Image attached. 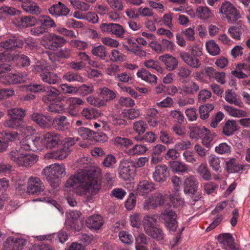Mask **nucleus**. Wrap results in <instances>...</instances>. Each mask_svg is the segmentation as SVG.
I'll list each match as a JSON object with an SVG mask.
<instances>
[{
	"mask_svg": "<svg viewBox=\"0 0 250 250\" xmlns=\"http://www.w3.org/2000/svg\"><path fill=\"white\" fill-rule=\"evenodd\" d=\"M22 148L26 151H37L45 147L44 137H35L34 139H26L21 142Z\"/></svg>",
	"mask_w": 250,
	"mask_h": 250,
	"instance_id": "nucleus-10",
	"label": "nucleus"
},
{
	"mask_svg": "<svg viewBox=\"0 0 250 250\" xmlns=\"http://www.w3.org/2000/svg\"><path fill=\"white\" fill-rule=\"evenodd\" d=\"M147 127V124L143 120L136 121L133 125L134 130L140 136L145 133Z\"/></svg>",
	"mask_w": 250,
	"mask_h": 250,
	"instance_id": "nucleus-56",
	"label": "nucleus"
},
{
	"mask_svg": "<svg viewBox=\"0 0 250 250\" xmlns=\"http://www.w3.org/2000/svg\"><path fill=\"white\" fill-rule=\"evenodd\" d=\"M114 145L116 147L122 150L125 149L133 145L131 140L120 136L116 137L113 140Z\"/></svg>",
	"mask_w": 250,
	"mask_h": 250,
	"instance_id": "nucleus-35",
	"label": "nucleus"
},
{
	"mask_svg": "<svg viewBox=\"0 0 250 250\" xmlns=\"http://www.w3.org/2000/svg\"><path fill=\"white\" fill-rule=\"evenodd\" d=\"M225 99L230 104H234L239 107H242L243 105L242 102L240 100L237 99L230 90H227L225 92Z\"/></svg>",
	"mask_w": 250,
	"mask_h": 250,
	"instance_id": "nucleus-43",
	"label": "nucleus"
},
{
	"mask_svg": "<svg viewBox=\"0 0 250 250\" xmlns=\"http://www.w3.org/2000/svg\"><path fill=\"white\" fill-rule=\"evenodd\" d=\"M102 176L98 170L81 169L66 182L67 188H75L76 193L82 196L95 195L101 188Z\"/></svg>",
	"mask_w": 250,
	"mask_h": 250,
	"instance_id": "nucleus-1",
	"label": "nucleus"
},
{
	"mask_svg": "<svg viewBox=\"0 0 250 250\" xmlns=\"http://www.w3.org/2000/svg\"><path fill=\"white\" fill-rule=\"evenodd\" d=\"M31 118L41 127H46L48 125L49 121L48 118L42 114L34 113L31 115Z\"/></svg>",
	"mask_w": 250,
	"mask_h": 250,
	"instance_id": "nucleus-38",
	"label": "nucleus"
},
{
	"mask_svg": "<svg viewBox=\"0 0 250 250\" xmlns=\"http://www.w3.org/2000/svg\"><path fill=\"white\" fill-rule=\"evenodd\" d=\"M91 52L94 56L99 57L101 60H104L106 56V51L103 45H99L93 47Z\"/></svg>",
	"mask_w": 250,
	"mask_h": 250,
	"instance_id": "nucleus-58",
	"label": "nucleus"
},
{
	"mask_svg": "<svg viewBox=\"0 0 250 250\" xmlns=\"http://www.w3.org/2000/svg\"><path fill=\"white\" fill-rule=\"evenodd\" d=\"M208 129L205 126H194L190 128L189 136L192 139L201 138Z\"/></svg>",
	"mask_w": 250,
	"mask_h": 250,
	"instance_id": "nucleus-39",
	"label": "nucleus"
},
{
	"mask_svg": "<svg viewBox=\"0 0 250 250\" xmlns=\"http://www.w3.org/2000/svg\"><path fill=\"white\" fill-rule=\"evenodd\" d=\"M83 117L86 119H92L97 117V111L93 108H84L81 112Z\"/></svg>",
	"mask_w": 250,
	"mask_h": 250,
	"instance_id": "nucleus-63",
	"label": "nucleus"
},
{
	"mask_svg": "<svg viewBox=\"0 0 250 250\" xmlns=\"http://www.w3.org/2000/svg\"><path fill=\"white\" fill-rule=\"evenodd\" d=\"M169 165L172 170L176 173H184L188 171V166L184 163L177 161H171Z\"/></svg>",
	"mask_w": 250,
	"mask_h": 250,
	"instance_id": "nucleus-37",
	"label": "nucleus"
},
{
	"mask_svg": "<svg viewBox=\"0 0 250 250\" xmlns=\"http://www.w3.org/2000/svg\"><path fill=\"white\" fill-rule=\"evenodd\" d=\"M224 109L231 116L240 118L246 116V112L243 110L235 108L231 106L225 105Z\"/></svg>",
	"mask_w": 250,
	"mask_h": 250,
	"instance_id": "nucleus-44",
	"label": "nucleus"
},
{
	"mask_svg": "<svg viewBox=\"0 0 250 250\" xmlns=\"http://www.w3.org/2000/svg\"><path fill=\"white\" fill-rule=\"evenodd\" d=\"M209 166L216 172L221 171L220 160L214 155H210L208 158Z\"/></svg>",
	"mask_w": 250,
	"mask_h": 250,
	"instance_id": "nucleus-53",
	"label": "nucleus"
},
{
	"mask_svg": "<svg viewBox=\"0 0 250 250\" xmlns=\"http://www.w3.org/2000/svg\"><path fill=\"white\" fill-rule=\"evenodd\" d=\"M121 116L124 118L132 120L140 116V111L139 109L135 108H129L124 109L121 113Z\"/></svg>",
	"mask_w": 250,
	"mask_h": 250,
	"instance_id": "nucleus-47",
	"label": "nucleus"
},
{
	"mask_svg": "<svg viewBox=\"0 0 250 250\" xmlns=\"http://www.w3.org/2000/svg\"><path fill=\"white\" fill-rule=\"evenodd\" d=\"M137 76L149 83L156 84L157 83V77L155 75L151 74L146 69H140L137 73Z\"/></svg>",
	"mask_w": 250,
	"mask_h": 250,
	"instance_id": "nucleus-31",
	"label": "nucleus"
},
{
	"mask_svg": "<svg viewBox=\"0 0 250 250\" xmlns=\"http://www.w3.org/2000/svg\"><path fill=\"white\" fill-rule=\"evenodd\" d=\"M155 188V185L153 182L149 180H144L140 181L138 184L136 194L140 196H146Z\"/></svg>",
	"mask_w": 250,
	"mask_h": 250,
	"instance_id": "nucleus-17",
	"label": "nucleus"
},
{
	"mask_svg": "<svg viewBox=\"0 0 250 250\" xmlns=\"http://www.w3.org/2000/svg\"><path fill=\"white\" fill-rule=\"evenodd\" d=\"M215 151L219 154L228 156L231 153V147L226 143H222L215 147Z\"/></svg>",
	"mask_w": 250,
	"mask_h": 250,
	"instance_id": "nucleus-50",
	"label": "nucleus"
},
{
	"mask_svg": "<svg viewBox=\"0 0 250 250\" xmlns=\"http://www.w3.org/2000/svg\"><path fill=\"white\" fill-rule=\"evenodd\" d=\"M159 60L164 62L166 68L168 71H173L178 67V60L171 55L167 54L161 56L159 57Z\"/></svg>",
	"mask_w": 250,
	"mask_h": 250,
	"instance_id": "nucleus-25",
	"label": "nucleus"
},
{
	"mask_svg": "<svg viewBox=\"0 0 250 250\" xmlns=\"http://www.w3.org/2000/svg\"><path fill=\"white\" fill-rule=\"evenodd\" d=\"M169 176L167 167L165 165H158L155 167L153 173L152 178L156 182L163 183Z\"/></svg>",
	"mask_w": 250,
	"mask_h": 250,
	"instance_id": "nucleus-15",
	"label": "nucleus"
},
{
	"mask_svg": "<svg viewBox=\"0 0 250 250\" xmlns=\"http://www.w3.org/2000/svg\"><path fill=\"white\" fill-rule=\"evenodd\" d=\"M48 104L46 109L51 112L62 113L66 110L65 105L61 101V98Z\"/></svg>",
	"mask_w": 250,
	"mask_h": 250,
	"instance_id": "nucleus-30",
	"label": "nucleus"
},
{
	"mask_svg": "<svg viewBox=\"0 0 250 250\" xmlns=\"http://www.w3.org/2000/svg\"><path fill=\"white\" fill-rule=\"evenodd\" d=\"M62 79L63 81L69 83H83L85 80L80 73L72 71H67L64 73Z\"/></svg>",
	"mask_w": 250,
	"mask_h": 250,
	"instance_id": "nucleus-32",
	"label": "nucleus"
},
{
	"mask_svg": "<svg viewBox=\"0 0 250 250\" xmlns=\"http://www.w3.org/2000/svg\"><path fill=\"white\" fill-rule=\"evenodd\" d=\"M94 91V86L92 84L88 85L83 84L78 87V93L82 96H86L92 94Z\"/></svg>",
	"mask_w": 250,
	"mask_h": 250,
	"instance_id": "nucleus-55",
	"label": "nucleus"
},
{
	"mask_svg": "<svg viewBox=\"0 0 250 250\" xmlns=\"http://www.w3.org/2000/svg\"><path fill=\"white\" fill-rule=\"evenodd\" d=\"M148 238L143 233H139L135 237V249L136 250H148L145 245L148 243Z\"/></svg>",
	"mask_w": 250,
	"mask_h": 250,
	"instance_id": "nucleus-36",
	"label": "nucleus"
},
{
	"mask_svg": "<svg viewBox=\"0 0 250 250\" xmlns=\"http://www.w3.org/2000/svg\"><path fill=\"white\" fill-rule=\"evenodd\" d=\"M87 227L94 230L99 229L104 224L103 217L99 215H93L89 217L86 220Z\"/></svg>",
	"mask_w": 250,
	"mask_h": 250,
	"instance_id": "nucleus-27",
	"label": "nucleus"
},
{
	"mask_svg": "<svg viewBox=\"0 0 250 250\" xmlns=\"http://www.w3.org/2000/svg\"><path fill=\"white\" fill-rule=\"evenodd\" d=\"M206 46L208 52L212 56L217 55L220 53V49L214 41L207 42Z\"/></svg>",
	"mask_w": 250,
	"mask_h": 250,
	"instance_id": "nucleus-51",
	"label": "nucleus"
},
{
	"mask_svg": "<svg viewBox=\"0 0 250 250\" xmlns=\"http://www.w3.org/2000/svg\"><path fill=\"white\" fill-rule=\"evenodd\" d=\"M11 83L17 84L24 82L28 79V76L25 73L18 74L11 73Z\"/></svg>",
	"mask_w": 250,
	"mask_h": 250,
	"instance_id": "nucleus-57",
	"label": "nucleus"
},
{
	"mask_svg": "<svg viewBox=\"0 0 250 250\" xmlns=\"http://www.w3.org/2000/svg\"><path fill=\"white\" fill-rule=\"evenodd\" d=\"M100 95L106 101L112 100L116 96L114 91L110 90L107 87H104L101 89Z\"/></svg>",
	"mask_w": 250,
	"mask_h": 250,
	"instance_id": "nucleus-61",
	"label": "nucleus"
},
{
	"mask_svg": "<svg viewBox=\"0 0 250 250\" xmlns=\"http://www.w3.org/2000/svg\"><path fill=\"white\" fill-rule=\"evenodd\" d=\"M45 147L52 149L63 142V137L54 132H49L43 135Z\"/></svg>",
	"mask_w": 250,
	"mask_h": 250,
	"instance_id": "nucleus-13",
	"label": "nucleus"
},
{
	"mask_svg": "<svg viewBox=\"0 0 250 250\" xmlns=\"http://www.w3.org/2000/svg\"><path fill=\"white\" fill-rule=\"evenodd\" d=\"M100 27L103 33L110 34L120 39L125 38V30L120 24L111 22L103 23L100 24Z\"/></svg>",
	"mask_w": 250,
	"mask_h": 250,
	"instance_id": "nucleus-8",
	"label": "nucleus"
},
{
	"mask_svg": "<svg viewBox=\"0 0 250 250\" xmlns=\"http://www.w3.org/2000/svg\"><path fill=\"white\" fill-rule=\"evenodd\" d=\"M69 152L70 150L68 148L62 146L61 148L58 149L57 150L46 153L45 157L48 159L62 160L66 157Z\"/></svg>",
	"mask_w": 250,
	"mask_h": 250,
	"instance_id": "nucleus-28",
	"label": "nucleus"
},
{
	"mask_svg": "<svg viewBox=\"0 0 250 250\" xmlns=\"http://www.w3.org/2000/svg\"><path fill=\"white\" fill-rule=\"evenodd\" d=\"M180 90L179 93L183 95H191L199 90V86L195 82L191 81L183 85Z\"/></svg>",
	"mask_w": 250,
	"mask_h": 250,
	"instance_id": "nucleus-34",
	"label": "nucleus"
},
{
	"mask_svg": "<svg viewBox=\"0 0 250 250\" xmlns=\"http://www.w3.org/2000/svg\"><path fill=\"white\" fill-rule=\"evenodd\" d=\"M83 104L84 102L80 98L72 97L68 98L66 100L67 112L72 116H77L79 107Z\"/></svg>",
	"mask_w": 250,
	"mask_h": 250,
	"instance_id": "nucleus-14",
	"label": "nucleus"
},
{
	"mask_svg": "<svg viewBox=\"0 0 250 250\" xmlns=\"http://www.w3.org/2000/svg\"><path fill=\"white\" fill-rule=\"evenodd\" d=\"M78 133L83 139L93 141L94 132L88 128L80 127L78 129Z\"/></svg>",
	"mask_w": 250,
	"mask_h": 250,
	"instance_id": "nucleus-48",
	"label": "nucleus"
},
{
	"mask_svg": "<svg viewBox=\"0 0 250 250\" xmlns=\"http://www.w3.org/2000/svg\"><path fill=\"white\" fill-rule=\"evenodd\" d=\"M26 111L21 108H11L8 110V115L10 118L5 120L3 123L6 127L17 129L19 127L25 115Z\"/></svg>",
	"mask_w": 250,
	"mask_h": 250,
	"instance_id": "nucleus-6",
	"label": "nucleus"
},
{
	"mask_svg": "<svg viewBox=\"0 0 250 250\" xmlns=\"http://www.w3.org/2000/svg\"><path fill=\"white\" fill-rule=\"evenodd\" d=\"M214 105L211 104L202 105L199 107L200 117L203 120H206L209 117V113L214 109Z\"/></svg>",
	"mask_w": 250,
	"mask_h": 250,
	"instance_id": "nucleus-41",
	"label": "nucleus"
},
{
	"mask_svg": "<svg viewBox=\"0 0 250 250\" xmlns=\"http://www.w3.org/2000/svg\"><path fill=\"white\" fill-rule=\"evenodd\" d=\"M36 73H39L42 80L49 84H55L59 83L61 79L57 74L51 72L48 67L43 65H37L32 68Z\"/></svg>",
	"mask_w": 250,
	"mask_h": 250,
	"instance_id": "nucleus-7",
	"label": "nucleus"
},
{
	"mask_svg": "<svg viewBox=\"0 0 250 250\" xmlns=\"http://www.w3.org/2000/svg\"><path fill=\"white\" fill-rule=\"evenodd\" d=\"M23 10L29 13L39 15L41 12V9L35 2L30 1L28 4L22 6Z\"/></svg>",
	"mask_w": 250,
	"mask_h": 250,
	"instance_id": "nucleus-46",
	"label": "nucleus"
},
{
	"mask_svg": "<svg viewBox=\"0 0 250 250\" xmlns=\"http://www.w3.org/2000/svg\"><path fill=\"white\" fill-rule=\"evenodd\" d=\"M164 204V198L163 195L160 193H156L146 200L144 207L146 209L149 210Z\"/></svg>",
	"mask_w": 250,
	"mask_h": 250,
	"instance_id": "nucleus-19",
	"label": "nucleus"
},
{
	"mask_svg": "<svg viewBox=\"0 0 250 250\" xmlns=\"http://www.w3.org/2000/svg\"><path fill=\"white\" fill-rule=\"evenodd\" d=\"M157 220V217L155 215H146L144 219V228L148 236L160 241L164 239V234L161 229L155 226Z\"/></svg>",
	"mask_w": 250,
	"mask_h": 250,
	"instance_id": "nucleus-5",
	"label": "nucleus"
},
{
	"mask_svg": "<svg viewBox=\"0 0 250 250\" xmlns=\"http://www.w3.org/2000/svg\"><path fill=\"white\" fill-rule=\"evenodd\" d=\"M44 188V185L39 178L31 177L28 179L27 192L29 195H39Z\"/></svg>",
	"mask_w": 250,
	"mask_h": 250,
	"instance_id": "nucleus-12",
	"label": "nucleus"
},
{
	"mask_svg": "<svg viewBox=\"0 0 250 250\" xmlns=\"http://www.w3.org/2000/svg\"><path fill=\"white\" fill-rule=\"evenodd\" d=\"M144 65L149 69L156 70L159 73H162L164 69L159 66L158 62L153 60H146L144 62Z\"/></svg>",
	"mask_w": 250,
	"mask_h": 250,
	"instance_id": "nucleus-62",
	"label": "nucleus"
},
{
	"mask_svg": "<svg viewBox=\"0 0 250 250\" xmlns=\"http://www.w3.org/2000/svg\"><path fill=\"white\" fill-rule=\"evenodd\" d=\"M49 13L54 17L66 16L69 13L68 7L61 2L52 5L48 9Z\"/></svg>",
	"mask_w": 250,
	"mask_h": 250,
	"instance_id": "nucleus-18",
	"label": "nucleus"
},
{
	"mask_svg": "<svg viewBox=\"0 0 250 250\" xmlns=\"http://www.w3.org/2000/svg\"><path fill=\"white\" fill-rule=\"evenodd\" d=\"M227 169L229 173H236L242 169L241 167L237 163V160L232 158L226 162Z\"/></svg>",
	"mask_w": 250,
	"mask_h": 250,
	"instance_id": "nucleus-49",
	"label": "nucleus"
},
{
	"mask_svg": "<svg viewBox=\"0 0 250 250\" xmlns=\"http://www.w3.org/2000/svg\"><path fill=\"white\" fill-rule=\"evenodd\" d=\"M21 11L12 7L3 6L0 8V13L6 16L19 15Z\"/></svg>",
	"mask_w": 250,
	"mask_h": 250,
	"instance_id": "nucleus-59",
	"label": "nucleus"
},
{
	"mask_svg": "<svg viewBox=\"0 0 250 250\" xmlns=\"http://www.w3.org/2000/svg\"><path fill=\"white\" fill-rule=\"evenodd\" d=\"M46 90L44 91L46 92V94L42 98L44 103L48 104L61 99L59 96L61 92L58 89L52 86H46Z\"/></svg>",
	"mask_w": 250,
	"mask_h": 250,
	"instance_id": "nucleus-22",
	"label": "nucleus"
},
{
	"mask_svg": "<svg viewBox=\"0 0 250 250\" xmlns=\"http://www.w3.org/2000/svg\"><path fill=\"white\" fill-rule=\"evenodd\" d=\"M135 139L138 141H143L147 143H152L155 141L156 135L151 131L147 132L143 136L138 135L135 137Z\"/></svg>",
	"mask_w": 250,
	"mask_h": 250,
	"instance_id": "nucleus-52",
	"label": "nucleus"
},
{
	"mask_svg": "<svg viewBox=\"0 0 250 250\" xmlns=\"http://www.w3.org/2000/svg\"><path fill=\"white\" fill-rule=\"evenodd\" d=\"M220 12L223 15V17L227 18L229 21H235L240 17L235 7L228 1L222 4Z\"/></svg>",
	"mask_w": 250,
	"mask_h": 250,
	"instance_id": "nucleus-9",
	"label": "nucleus"
},
{
	"mask_svg": "<svg viewBox=\"0 0 250 250\" xmlns=\"http://www.w3.org/2000/svg\"><path fill=\"white\" fill-rule=\"evenodd\" d=\"M176 216L175 211L169 208L165 209L161 214V218L164 220L166 227L170 230L174 231L178 227Z\"/></svg>",
	"mask_w": 250,
	"mask_h": 250,
	"instance_id": "nucleus-11",
	"label": "nucleus"
},
{
	"mask_svg": "<svg viewBox=\"0 0 250 250\" xmlns=\"http://www.w3.org/2000/svg\"><path fill=\"white\" fill-rule=\"evenodd\" d=\"M42 173L45 176L46 180L53 188L59 186L60 178L66 175L64 166L56 164L45 167Z\"/></svg>",
	"mask_w": 250,
	"mask_h": 250,
	"instance_id": "nucleus-4",
	"label": "nucleus"
},
{
	"mask_svg": "<svg viewBox=\"0 0 250 250\" xmlns=\"http://www.w3.org/2000/svg\"><path fill=\"white\" fill-rule=\"evenodd\" d=\"M237 129L236 122L234 120H228L223 127V133L227 136H229L232 135Z\"/></svg>",
	"mask_w": 250,
	"mask_h": 250,
	"instance_id": "nucleus-40",
	"label": "nucleus"
},
{
	"mask_svg": "<svg viewBox=\"0 0 250 250\" xmlns=\"http://www.w3.org/2000/svg\"><path fill=\"white\" fill-rule=\"evenodd\" d=\"M147 150V148L145 146L136 144L132 148L128 149L126 152L129 155L134 156L142 155L145 153Z\"/></svg>",
	"mask_w": 250,
	"mask_h": 250,
	"instance_id": "nucleus-42",
	"label": "nucleus"
},
{
	"mask_svg": "<svg viewBox=\"0 0 250 250\" xmlns=\"http://www.w3.org/2000/svg\"><path fill=\"white\" fill-rule=\"evenodd\" d=\"M39 21L41 24L48 30L49 28L56 26L54 20L48 16H42Z\"/></svg>",
	"mask_w": 250,
	"mask_h": 250,
	"instance_id": "nucleus-60",
	"label": "nucleus"
},
{
	"mask_svg": "<svg viewBox=\"0 0 250 250\" xmlns=\"http://www.w3.org/2000/svg\"><path fill=\"white\" fill-rule=\"evenodd\" d=\"M65 42L66 41L63 38L52 34L49 35L48 37V48L50 50L55 51L62 47Z\"/></svg>",
	"mask_w": 250,
	"mask_h": 250,
	"instance_id": "nucleus-23",
	"label": "nucleus"
},
{
	"mask_svg": "<svg viewBox=\"0 0 250 250\" xmlns=\"http://www.w3.org/2000/svg\"><path fill=\"white\" fill-rule=\"evenodd\" d=\"M130 167V163L126 161H123L120 162L118 168L120 177L125 180H126L129 178L131 175Z\"/></svg>",
	"mask_w": 250,
	"mask_h": 250,
	"instance_id": "nucleus-33",
	"label": "nucleus"
},
{
	"mask_svg": "<svg viewBox=\"0 0 250 250\" xmlns=\"http://www.w3.org/2000/svg\"><path fill=\"white\" fill-rule=\"evenodd\" d=\"M24 44L23 41L16 36H11L4 41L0 42V49L4 48L6 52L0 53V60L3 63V61L11 62L15 58L14 54L9 53L8 51H15L18 48H21Z\"/></svg>",
	"mask_w": 250,
	"mask_h": 250,
	"instance_id": "nucleus-3",
	"label": "nucleus"
},
{
	"mask_svg": "<svg viewBox=\"0 0 250 250\" xmlns=\"http://www.w3.org/2000/svg\"><path fill=\"white\" fill-rule=\"evenodd\" d=\"M19 134L17 132H3L0 133V151H3L8 146L9 143L14 141Z\"/></svg>",
	"mask_w": 250,
	"mask_h": 250,
	"instance_id": "nucleus-20",
	"label": "nucleus"
},
{
	"mask_svg": "<svg viewBox=\"0 0 250 250\" xmlns=\"http://www.w3.org/2000/svg\"><path fill=\"white\" fill-rule=\"evenodd\" d=\"M52 125L55 129L62 130L67 128L69 123L66 117L63 115H58L53 119Z\"/></svg>",
	"mask_w": 250,
	"mask_h": 250,
	"instance_id": "nucleus-29",
	"label": "nucleus"
},
{
	"mask_svg": "<svg viewBox=\"0 0 250 250\" xmlns=\"http://www.w3.org/2000/svg\"><path fill=\"white\" fill-rule=\"evenodd\" d=\"M219 239L223 249L226 250H233L235 248L234 244V239L230 233L220 234Z\"/></svg>",
	"mask_w": 250,
	"mask_h": 250,
	"instance_id": "nucleus-26",
	"label": "nucleus"
},
{
	"mask_svg": "<svg viewBox=\"0 0 250 250\" xmlns=\"http://www.w3.org/2000/svg\"><path fill=\"white\" fill-rule=\"evenodd\" d=\"M26 244V241L23 239H13L11 246L13 249L11 250H22L23 247Z\"/></svg>",
	"mask_w": 250,
	"mask_h": 250,
	"instance_id": "nucleus-64",
	"label": "nucleus"
},
{
	"mask_svg": "<svg viewBox=\"0 0 250 250\" xmlns=\"http://www.w3.org/2000/svg\"><path fill=\"white\" fill-rule=\"evenodd\" d=\"M197 172L206 180H209L211 178V173L206 164H201L197 168Z\"/></svg>",
	"mask_w": 250,
	"mask_h": 250,
	"instance_id": "nucleus-54",
	"label": "nucleus"
},
{
	"mask_svg": "<svg viewBox=\"0 0 250 250\" xmlns=\"http://www.w3.org/2000/svg\"><path fill=\"white\" fill-rule=\"evenodd\" d=\"M26 151L20 147L13 149L9 153V157L11 161L19 166L30 167L35 164L38 160V156Z\"/></svg>",
	"mask_w": 250,
	"mask_h": 250,
	"instance_id": "nucleus-2",
	"label": "nucleus"
},
{
	"mask_svg": "<svg viewBox=\"0 0 250 250\" xmlns=\"http://www.w3.org/2000/svg\"><path fill=\"white\" fill-rule=\"evenodd\" d=\"M196 13L198 17L202 20H206L212 16L210 10L207 6L198 7L196 8Z\"/></svg>",
	"mask_w": 250,
	"mask_h": 250,
	"instance_id": "nucleus-45",
	"label": "nucleus"
},
{
	"mask_svg": "<svg viewBox=\"0 0 250 250\" xmlns=\"http://www.w3.org/2000/svg\"><path fill=\"white\" fill-rule=\"evenodd\" d=\"M198 183L193 176H189L184 181V192L190 196L194 195L197 191Z\"/></svg>",
	"mask_w": 250,
	"mask_h": 250,
	"instance_id": "nucleus-21",
	"label": "nucleus"
},
{
	"mask_svg": "<svg viewBox=\"0 0 250 250\" xmlns=\"http://www.w3.org/2000/svg\"><path fill=\"white\" fill-rule=\"evenodd\" d=\"M81 214V212L79 211L72 210L67 215V222L71 228H73L77 231L80 230L82 228V224L79 220Z\"/></svg>",
	"mask_w": 250,
	"mask_h": 250,
	"instance_id": "nucleus-24",
	"label": "nucleus"
},
{
	"mask_svg": "<svg viewBox=\"0 0 250 250\" xmlns=\"http://www.w3.org/2000/svg\"><path fill=\"white\" fill-rule=\"evenodd\" d=\"M180 58L189 67L197 69L201 65V59L185 51L180 52Z\"/></svg>",
	"mask_w": 250,
	"mask_h": 250,
	"instance_id": "nucleus-16",
	"label": "nucleus"
}]
</instances>
